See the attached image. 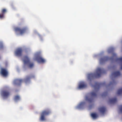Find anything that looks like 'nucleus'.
I'll list each match as a JSON object with an SVG mask.
<instances>
[{
	"instance_id": "f257e3e1",
	"label": "nucleus",
	"mask_w": 122,
	"mask_h": 122,
	"mask_svg": "<svg viewBox=\"0 0 122 122\" xmlns=\"http://www.w3.org/2000/svg\"><path fill=\"white\" fill-rule=\"evenodd\" d=\"M105 83H99L97 82L95 83L94 85H92L95 89V91L91 92L90 93V97L86 96V97L85 100L89 103H90L93 102L94 98L97 96V92L99 89L100 86L104 84Z\"/></svg>"
},
{
	"instance_id": "f03ea898",
	"label": "nucleus",
	"mask_w": 122,
	"mask_h": 122,
	"mask_svg": "<svg viewBox=\"0 0 122 122\" xmlns=\"http://www.w3.org/2000/svg\"><path fill=\"white\" fill-rule=\"evenodd\" d=\"M105 71L103 69L98 68L96 70V73H92L88 75V79L91 80L94 77H99L102 73H105Z\"/></svg>"
},
{
	"instance_id": "7ed1b4c3",
	"label": "nucleus",
	"mask_w": 122,
	"mask_h": 122,
	"mask_svg": "<svg viewBox=\"0 0 122 122\" xmlns=\"http://www.w3.org/2000/svg\"><path fill=\"white\" fill-rule=\"evenodd\" d=\"M23 61L25 64H27L28 67L31 68L34 66V63L30 61L27 56H25L24 57Z\"/></svg>"
},
{
	"instance_id": "20e7f679",
	"label": "nucleus",
	"mask_w": 122,
	"mask_h": 122,
	"mask_svg": "<svg viewBox=\"0 0 122 122\" xmlns=\"http://www.w3.org/2000/svg\"><path fill=\"white\" fill-rule=\"evenodd\" d=\"M51 112L49 109L45 110L43 111L41 114L40 120L42 121H44L45 120V116H47L51 113Z\"/></svg>"
},
{
	"instance_id": "39448f33",
	"label": "nucleus",
	"mask_w": 122,
	"mask_h": 122,
	"mask_svg": "<svg viewBox=\"0 0 122 122\" xmlns=\"http://www.w3.org/2000/svg\"><path fill=\"white\" fill-rule=\"evenodd\" d=\"M35 57L36 60L39 62L44 63L45 62V60L41 57L40 53H37L35 54Z\"/></svg>"
},
{
	"instance_id": "423d86ee",
	"label": "nucleus",
	"mask_w": 122,
	"mask_h": 122,
	"mask_svg": "<svg viewBox=\"0 0 122 122\" xmlns=\"http://www.w3.org/2000/svg\"><path fill=\"white\" fill-rule=\"evenodd\" d=\"M10 92L8 90H2L1 92L2 96L5 98H8L10 96Z\"/></svg>"
},
{
	"instance_id": "0eeeda50",
	"label": "nucleus",
	"mask_w": 122,
	"mask_h": 122,
	"mask_svg": "<svg viewBox=\"0 0 122 122\" xmlns=\"http://www.w3.org/2000/svg\"><path fill=\"white\" fill-rule=\"evenodd\" d=\"M27 29L26 27H24L23 28L16 27L15 28V31L19 32L20 35H22L26 32Z\"/></svg>"
},
{
	"instance_id": "6e6552de",
	"label": "nucleus",
	"mask_w": 122,
	"mask_h": 122,
	"mask_svg": "<svg viewBox=\"0 0 122 122\" xmlns=\"http://www.w3.org/2000/svg\"><path fill=\"white\" fill-rule=\"evenodd\" d=\"M113 60V57L109 58L108 56H106L101 58L100 59V63L102 64L107 61L109 60Z\"/></svg>"
},
{
	"instance_id": "1a4fd4ad",
	"label": "nucleus",
	"mask_w": 122,
	"mask_h": 122,
	"mask_svg": "<svg viewBox=\"0 0 122 122\" xmlns=\"http://www.w3.org/2000/svg\"><path fill=\"white\" fill-rule=\"evenodd\" d=\"M0 74L3 76L6 77L8 75V73L6 69L1 68L0 71Z\"/></svg>"
},
{
	"instance_id": "9d476101",
	"label": "nucleus",
	"mask_w": 122,
	"mask_h": 122,
	"mask_svg": "<svg viewBox=\"0 0 122 122\" xmlns=\"http://www.w3.org/2000/svg\"><path fill=\"white\" fill-rule=\"evenodd\" d=\"M23 51L21 48H19L17 49L15 52V55L17 56H20L22 55Z\"/></svg>"
},
{
	"instance_id": "9b49d317",
	"label": "nucleus",
	"mask_w": 122,
	"mask_h": 122,
	"mask_svg": "<svg viewBox=\"0 0 122 122\" xmlns=\"http://www.w3.org/2000/svg\"><path fill=\"white\" fill-rule=\"evenodd\" d=\"M7 12L6 9H2L1 11V13L0 14V19H2L4 17L5 14Z\"/></svg>"
},
{
	"instance_id": "f8f14e48",
	"label": "nucleus",
	"mask_w": 122,
	"mask_h": 122,
	"mask_svg": "<svg viewBox=\"0 0 122 122\" xmlns=\"http://www.w3.org/2000/svg\"><path fill=\"white\" fill-rule=\"evenodd\" d=\"M121 75L119 71H117L112 73L111 75L112 78V79L113 77H116L120 76Z\"/></svg>"
},
{
	"instance_id": "ddd939ff",
	"label": "nucleus",
	"mask_w": 122,
	"mask_h": 122,
	"mask_svg": "<svg viewBox=\"0 0 122 122\" xmlns=\"http://www.w3.org/2000/svg\"><path fill=\"white\" fill-rule=\"evenodd\" d=\"M86 85L84 82H81L79 84L78 88L79 89H82L86 87Z\"/></svg>"
},
{
	"instance_id": "4468645a",
	"label": "nucleus",
	"mask_w": 122,
	"mask_h": 122,
	"mask_svg": "<svg viewBox=\"0 0 122 122\" xmlns=\"http://www.w3.org/2000/svg\"><path fill=\"white\" fill-rule=\"evenodd\" d=\"M34 77L35 76L34 75H30V76H27L25 79V82H27L30 81V78H34Z\"/></svg>"
},
{
	"instance_id": "2eb2a0df",
	"label": "nucleus",
	"mask_w": 122,
	"mask_h": 122,
	"mask_svg": "<svg viewBox=\"0 0 122 122\" xmlns=\"http://www.w3.org/2000/svg\"><path fill=\"white\" fill-rule=\"evenodd\" d=\"M23 80L21 79H16L15 81V84L20 85L21 83L22 82Z\"/></svg>"
},
{
	"instance_id": "dca6fc26",
	"label": "nucleus",
	"mask_w": 122,
	"mask_h": 122,
	"mask_svg": "<svg viewBox=\"0 0 122 122\" xmlns=\"http://www.w3.org/2000/svg\"><path fill=\"white\" fill-rule=\"evenodd\" d=\"M85 104L86 103L84 102H82L76 107V108L78 109L82 108L84 107Z\"/></svg>"
},
{
	"instance_id": "f3484780",
	"label": "nucleus",
	"mask_w": 122,
	"mask_h": 122,
	"mask_svg": "<svg viewBox=\"0 0 122 122\" xmlns=\"http://www.w3.org/2000/svg\"><path fill=\"white\" fill-rule=\"evenodd\" d=\"M106 108L104 107H102L99 108V110L100 112L102 114H104L106 111Z\"/></svg>"
},
{
	"instance_id": "a211bd4d",
	"label": "nucleus",
	"mask_w": 122,
	"mask_h": 122,
	"mask_svg": "<svg viewBox=\"0 0 122 122\" xmlns=\"http://www.w3.org/2000/svg\"><path fill=\"white\" fill-rule=\"evenodd\" d=\"M117 101V98H116L110 99L109 102L111 104H113L115 103Z\"/></svg>"
},
{
	"instance_id": "6ab92c4d",
	"label": "nucleus",
	"mask_w": 122,
	"mask_h": 122,
	"mask_svg": "<svg viewBox=\"0 0 122 122\" xmlns=\"http://www.w3.org/2000/svg\"><path fill=\"white\" fill-rule=\"evenodd\" d=\"M91 116L92 117L93 119H96L98 117V115L96 113H92L91 114Z\"/></svg>"
},
{
	"instance_id": "aec40b11",
	"label": "nucleus",
	"mask_w": 122,
	"mask_h": 122,
	"mask_svg": "<svg viewBox=\"0 0 122 122\" xmlns=\"http://www.w3.org/2000/svg\"><path fill=\"white\" fill-rule=\"evenodd\" d=\"M20 99V97L18 95H16L15 97L14 100L15 101H17Z\"/></svg>"
},
{
	"instance_id": "412c9836",
	"label": "nucleus",
	"mask_w": 122,
	"mask_h": 122,
	"mask_svg": "<svg viewBox=\"0 0 122 122\" xmlns=\"http://www.w3.org/2000/svg\"><path fill=\"white\" fill-rule=\"evenodd\" d=\"M117 94L119 95L122 94V88L118 90L117 92Z\"/></svg>"
},
{
	"instance_id": "4be33fe9",
	"label": "nucleus",
	"mask_w": 122,
	"mask_h": 122,
	"mask_svg": "<svg viewBox=\"0 0 122 122\" xmlns=\"http://www.w3.org/2000/svg\"><path fill=\"white\" fill-rule=\"evenodd\" d=\"M107 94V92H105L103 93L102 95V97L103 96H106Z\"/></svg>"
},
{
	"instance_id": "5701e85b",
	"label": "nucleus",
	"mask_w": 122,
	"mask_h": 122,
	"mask_svg": "<svg viewBox=\"0 0 122 122\" xmlns=\"http://www.w3.org/2000/svg\"><path fill=\"white\" fill-rule=\"evenodd\" d=\"M117 61H120L121 62H122V57L117 58L116 59Z\"/></svg>"
},
{
	"instance_id": "b1692460",
	"label": "nucleus",
	"mask_w": 122,
	"mask_h": 122,
	"mask_svg": "<svg viewBox=\"0 0 122 122\" xmlns=\"http://www.w3.org/2000/svg\"><path fill=\"white\" fill-rule=\"evenodd\" d=\"M120 112L122 113V105L120 106Z\"/></svg>"
},
{
	"instance_id": "393cba45",
	"label": "nucleus",
	"mask_w": 122,
	"mask_h": 122,
	"mask_svg": "<svg viewBox=\"0 0 122 122\" xmlns=\"http://www.w3.org/2000/svg\"><path fill=\"white\" fill-rule=\"evenodd\" d=\"M93 106V105H90L89 106V109H91L92 108V107Z\"/></svg>"
},
{
	"instance_id": "a878e982",
	"label": "nucleus",
	"mask_w": 122,
	"mask_h": 122,
	"mask_svg": "<svg viewBox=\"0 0 122 122\" xmlns=\"http://www.w3.org/2000/svg\"><path fill=\"white\" fill-rule=\"evenodd\" d=\"M114 83H115V82L114 81H113V82H110V85L111 84H113Z\"/></svg>"
},
{
	"instance_id": "bb28decb",
	"label": "nucleus",
	"mask_w": 122,
	"mask_h": 122,
	"mask_svg": "<svg viewBox=\"0 0 122 122\" xmlns=\"http://www.w3.org/2000/svg\"><path fill=\"white\" fill-rule=\"evenodd\" d=\"M121 69H122V66H121Z\"/></svg>"
},
{
	"instance_id": "cd10ccee",
	"label": "nucleus",
	"mask_w": 122,
	"mask_h": 122,
	"mask_svg": "<svg viewBox=\"0 0 122 122\" xmlns=\"http://www.w3.org/2000/svg\"><path fill=\"white\" fill-rule=\"evenodd\" d=\"M114 55L115 56H116V54H114Z\"/></svg>"
},
{
	"instance_id": "c85d7f7f",
	"label": "nucleus",
	"mask_w": 122,
	"mask_h": 122,
	"mask_svg": "<svg viewBox=\"0 0 122 122\" xmlns=\"http://www.w3.org/2000/svg\"><path fill=\"white\" fill-rule=\"evenodd\" d=\"M108 52H109H109H110L109 51H108Z\"/></svg>"
}]
</instances>
